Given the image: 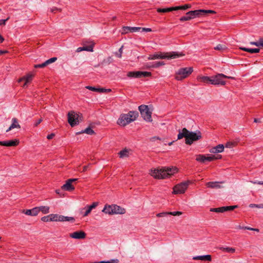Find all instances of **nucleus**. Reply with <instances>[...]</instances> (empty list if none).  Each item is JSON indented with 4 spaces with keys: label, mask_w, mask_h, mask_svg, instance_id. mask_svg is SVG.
<instances>
[{
    "label": "nucleus",
    "mask_w": 263,
    "mask_h": 263,
    "mask_svg": "<svg viewBox=\"0 0 263 263\" xmlns=\"http://www.w3.org/2000/svg\"><path fill=\"white\" fill-rule=\"evenodd\" d=\"M19 141L18 140L15 139L10 141H0V145L5 146H16L18 144Z\"/></svg>",
    "instance_id": "obj_17"
},
{
    "label": "nucleus",
    "mask_w": 263,
    "mask_h": 263,
    "mask_svg": "<svg viewBox=\"0 0 263 263\" xmlns=\"http://www.w3.org/2000/svg\"><path fill=\"white\" fill-rule=\"evenodd\" d=\"M86 233L83 231H76L70 233L69 236L71 238L77 239H83L86 237Z\"/></svg>",
    "instance_id": "obj_16"
},
{
    "label": "nucleus",
    "mask_w": 263,
    "mask_h": 263,
    "mask_svg": "<svg viewBox=\"0 0 263 263\" xmlns=\"http://www.w3.org/2000/svg\"><path fill=\"white\" fill-rule=\"evenodd\" d=\"M141 27H124L122 28V33H127L128 32H137L141 30Z\"/></svg>",
    "instance_id": "obj_22"
},
{
    "label": "nucleus",
    "mask_w": 263,
    "mask_h": 263,
    "mask_svg": "<svg viewBox=\"0 0 263 263\" xmlns=\"http://www.w3.org/2000/svg\"><path fill=\"white\" fill-rule=\"evenodd\" d=\"M78 180V179H69L67 180L64 185H63L61 187L62 190L71 191H73L74 189V186L72 185V183L74 181H76Z\"/></svg>",
    "instance_id": "obj_14"
},
{
    "label": "nucleus",
    "mask_w": 263,
    "mask_h": 263,
    "mask_svg": "<svg viewBox=\"0 0 263 263\" xmlns=\"http://www.w3.org/2000/svg\"><path fill=\"white\" fill-rule=\"evenodd\" d=\"M102 211L109 215L123 214L126 212L125 209L116 204L105 205Z\"/></svg>",
    "instance_id": "obj_4"
},
{
    "label": "nucleus",
    "mask_w": 263,
    "mask_h": 263,
    "mask_svg": "<svg viewBox=\"0 0 263 263\" xmlns=\"http://www.w3.org/2000/svg\"><path fill=\"white\" fill-rule=\"evenodd\" d=\"M196 160L197 161L203 163L205 161H212V158H211V156H206L205 155H198L196 156Z\"/></svg>",
    "instance_id": "obj_21"
},
{
    "label": "nucleus",
    "mask_w": 263,
    "mask_h": 263,
    "mask_svg": "<svg viewBox=\"0 0 263 263\" xmlns=\"http://www.w3.org/2000/svg\"><path fill=\"white\" fill-rule=\"evenodd\" d=\"M82 51H84L83 47H79V48H78L77 50H76V51L77 52H81Z\"/></svg>",
    "instance_id": "obj_59"
},
{
    "label": "nucleus",
    "mask_w": 263,
    "mask_h": 263,
    "mask_svg": "<svg viewBox=\"0 0 263 263\" xmlns=\"http://www.w3.org/2000/svg\"><path fill=\"white\" fill-rule=\"evenodd\" d=\"M224 150V146L223 144H219L217 146L212 147L210 149V152L212 153H221Z\"/></svg>",
    "instance_id": "obj_25"
},
{
    "label": "nucleus",
    "mask_w": 263,
    "mask_h": 263,
    "mask_svg": "<svg viewBox=\"0 0 263 263\" xmlns=\"http://www.w3.org/2000/svg\"><path fill=\"white\" fill-rule=\"evenodd\" d=\"M197 79L199 82L212 84V77H209L208 76H198Z\"/></svg>",
    "instance_id": "obj_20"
},
{
    "label": "nucleus",
    "mask_w": 263,
    "mask_h": 263,
    "mask_svg": "<svg viewBox=\"0 0 263 263\" xmlns=\"http://www.w3.org/2000/svg\"><path fill=\"white\" fill-rule=\"evenodd\" d=\"M211 158H212V161L214 160L220 159L222 158L221 155H218L217 156L211 155Z\"/></svg>",
    "instance_id": "obj_51"
},
{
    "label": "nucleus",
    "mask_w": 263,
    "mask_h": 263,
    "mask_svg": "<svg viewBox=\"0 0 263 263\" xmlns=\"http://www.w3.org/2000/svg\"><path fill=\"white\" fill-rule=\"evenodd\" d=\"M42 121V119L41 118L40 119H39L35 123H34V126H37L39 124H40L41 123V122Z\"/></svg>",
    "instance_id": "obj_58"
},
{
    "label": "nucleus",
    "mask_w": 263,
    "mask_h": 263,
    "mask_svg": "<svg viewBox=\"0 0 263 263\" xmlns=\"http://www.w3.org/2000/svg\"><path fill=\"white\" fill-rule=\"evenodd\" d=\"M82 133H86L88 135H92L94 133V131L90 127L86 128L84 130H83Z\"/></svg>",
    "instance_id": "obj_40"
},
{
    "label": "nucleus",
    "mask_w": 263,
    "mask_h": 263,
    "mask_svg": "<svg viewBox=\"0 0 263 263\" xmlns=\"http://www.w3.org/2000/svg\"><path fill=\"white\" fill-rule=\"evenodd\" d=\"M230 79L234 80L235 78L224 75L222 73H217V74L212 76V84L214 85H225L226 84V81L224 79Z\"/></svg>",
    "instance_id": "obj_7"
},
{
    "label": "nucleus",
    "mask_w": 263,
    "mask_h": 263,
    "mask_svg": "<svg viewBox=\"0 0 263 263\" xmlns=\"http://www.w3.org/2000/svg\"><path fill=\"white\" fill-rule=\"evenodd\" d=\"M240 49L243 51H247L251 53H258L260 51V49L258 48L251 49L246 47H240Z\"/></svg>",
    "instance_id": "obj_32"
},
{
    "label": "nucleus",
    "mask_w": 263,
    "mask_h": 263,
    "mask_svg": "<svg viewBox=\"0 0 263 263\" xmlns=\"http://www.w3.org/2000/svg\"><path fill=\"white\" fill-rule=\"evenodd\" d=\"M12 123L10 125V126L9 127L8 129L6 130V132H8L11 129L15 128H21V126L20 124L17 122V120L16 118H13L12 119Z\"/></svg>",
    "instance_id": "obj_27"
},
{
    "label": "nucleus",
    "mask_w": 263,
    "mask_h": 263,
    "mask_svg": "<svg viewBox=\"0 0 263 263\" xmlns=\"http://www.w3.org/2000/svg\"><path fill=\"white\" fill-rule=\"evenodd\" d=\"M237 207V205H231L227 206H222L217 208H211L210 211L217 213H223L228 211H232Z\"/></svg>",
    "instance_id": "obj_13"
},
{
    "label": "nucleus",
    "mask_w": 263,
    "mask_h": 263,
    "mask_svg": "<svg viewBox=\"0 0 263 263\" xmlns=\"http://www.w3.org/2000/svg\"><path fill=\"white\" fill-rule=\"evenodd\" d=\"M193 72V68L192 67L179 68L175 72V79L177 81H181L187 78Z\"/></svg>",
    "instance_id": "obj_5"
},
{
    "label": "nucleus",
    "mask_w": 263,
    "mask_h": 263,
    "mask_svg": "<svg viewBox=\"0 0 263 263\" xmlns=\"http://www.w3.org/2000/svg\"><path fill=\"white\" fill-rule=\"evenodd\" d=\"M119 261L117 259H111L108 261H101L100 263H119Z\"/></svg>",
    "instance_id": "obj_43"
},
{
    "label": "nucleus",
    "mask_w": 263,
    "mask_h": 263,
    "mask_svg": "<svg viewBox=\"0 0 263 263\" xmlns=\"http://www.w3.org/2000/svg\"><path fill=\"white\" fill-rule=\"evenodd\" d=\"M139 110L143 118L147 122H152V112L149 110L147 105H141L139 106Z\"/></svg>",
    "instance_id": "obj_9"
},
{
    "label": "nucleus",
    "mask_w": 263,
    "mask_h": 263,
    "mask_svg": "<svg viewBox=\"0 0 263 263\" xmlns=\"http://www.w3.org/2000/svg\"><path fill=\"white\" fill-rule=\"evenodd\" d=\"M177 172V168L174 167H162L161 168H154L150 171L149 174L157 179H162L170 177Z\"/></svg>",
    "instance_id": "obj_1"
},
{
    "label": "nucleus",
    "mask_w": 263,
    "mask_h": 263,
    "mask_svg": "<svg viewBox=\"0 0 263 263\" xmlns=\"http://www.w3.org/2000/svg\"><path fill=\"white\" fill-rule=\"evenodd\" d=\"M254 122H255V123H259V122H260V121L258 119L255 118L254 119Z\"/></svg>",
    "instance_id": "obj_62"
},
{
    "label": "nucleus",
    "mask_w": 263,
    "mask_h": 263,
    "mask_svg": "<svg viewBox=\"0 0 263 263\" xmlns=\"http://www.w3.org/2000/svg\"><path fill=\"white\" fill-rule=\"evenodd\" d=\"M22 213L25 214L27 215H29V216H32L31 209H30V210H24L23 211Z\"/></svg>",
    "instance_id": "obj_48"
},
{
    "label": "nucleus",
    "mask_w": 263,
    "mask_h": 263,
    "mask_svg": "<svg viewBox=\"0 0 263 263\" xmlns=\"http://www.w3.org/2000/svg\"><path fill=\"white\" fill-rule=\"evenodd\" d=\"M208 13H215V12L213 10H205L202 9L190 11L189 12V14H192L194 18L195 17H200L202 15H204Z\"/></svg>",
    "instance_id": "obj_12"
},
{
    "label": "nucleus",
    "mask_w": 263,
    "mask_h": 263,
    "mask_svg": "<svg viewBox=\"0 0 263 263\" xmlns=\"http://www.w3.org/2000/svg\"><path fill=\"white\" fill-rule=\"evenodd\" d=\"M88 166L87 165H86V166H84L83 168V170H82V172H85L87 171V168H88Z\"/></svg>",
    "instance_id": "obj_60"
},
{
    "label": "nucleus",
    "mask_w": 263,
    "mask_h": 263,
    "mask_svg": "<svg viewBox=\"0 0 263 263\" xmlns=\"http://www.w3.org/2000/svg\"><path fill=\"white\" fill-rule=\"evenodd\" d=\"M238 228L240 229H245V230H251V231H253V230H254V228H252L249 227H241V226H239Z\"/></svg>",
    "instance_id": "obj_50"
},
{
    "label": "nucleus",
    "mask_w": 263,
    "mask_h": 263,
    "mask_svg": "<svg viewBox=\"0 0 263 263\" xmlns=\"http://www.w3.org/2000/svg\"><path fill=\"white\" fill-rule=\"evenodd\" d=\"M201 138V135L200 132L196 133L188 130L185 143L186 144L191 145L194 141H197Z\"/></svg>",
    "instance_id": "obj_11"
},
{
    "label": "nucleus",
    "mask_w": 263,
    "mask_h": 263,
    "mask_svg": "<svg viewBox=\"0 0 263 263\" xmlns=\"http://www.w3.org/2000/svg\"><path fill=\"white\" fill-rule=\"evenodd\" d=\"M174 10H178L177 7H170V8H158L157 9V11L158 12H168Z\"/></svg>",
    "instance_id": "obj_30"
},
{
    "label": "nucleus",
    "mask_w": 263,
    "mask_h": 263,
    "mask_svg": "<svg viewBox=\"0 0 263 263\" xmlns=\"http://www.w3.org/2000/svg\"><path fill=\"white\" fill-rule=\"evenodd\" d=\"M127 76L130 78H141L140 71H130L127 73Z\"/></svg>",
    "instance_id": "obj_33"
},
{
    "label": "nucleus",
    "mask_w": 263,
    "mask_h": 263,
    "mask_svg": "<svg viewBox=\"0 0 263 263\" xmlns=\"http://www.w3.org/2000/svg\"><path fill=\"white\" fill-rule=\"evenodd\" d=\"M68 122L71 126L73 127L82 121V115L74 111L68 113Z\"/></svg>",
    "instance_id": "obj_6"
},
{
    "label": "nucleus",
    "mask_w": 263,
    "mask_h": 263,
    "mask_svg": "<svg viewBox=\"0 0 263 263\" xmlns=\"http://www.w3.org/2000/svg\"><path fill=\"white\" fill-rule=\"evenodd\" d=\"M249 207L251 208H257L260 209L259 204H256L251 203L249 205Z\"/></svg>",
    "instance_id": "obj_54"
},
{
    "label": "nucleus",
    "mask_w": 263,
    "mask_h": 263,
    "mask_svg": "<svg viewBox=\"0 0 263 263\" xmlns=\"http://www.w3.org/2000/svg\"><path fill=\"white\" fill-rule=\"evenodd\" d=\"M219 249L223 252L230 253H234L235 252V249L233 248L222 247H220Z\"/></svg>",
    "instance_id": "obj_34"
},
{
    "label": "nucleus",
    "mask_w": 263,
    "mask_h": 263,
    "mask_svg": "<svg viewBox=\"0 0 263 263\" xmlns=\"http://www.w3.org/2000/svg\"><path fill=\"white\" fill-rule=\"evenodd\" d=\"M6 52H7V51H2V50H0V55H1V54H3V53H6Z\"/></svg>",
    "instance_id": "obj_63"
},
{
    "label": "nucleus",
    "mask_w": 263,
    "mask_h": 263,
    "mask_svg": "<svg viewBox=\"0 0 263 263\" xmlns=\"http://www.w3.org/2000/svg\"><path fill=\"white\" fill-rule=\"evenodd\" d=\"M86 89H88L91 91H96L100 93H103L105 92L106 90L105 88H96L94 87L90 86H87L85 87Z\"/></svg>",
    "instance_id": "obj_31"
},
{
    "label": "nucleus",
    "mask_w": 263,
    "mask_h": 263,
    "mask_svg": "<svg viewBox=\"0 0 263 263\" xmlns=\"http://www.w3.org/2000/svg\"><path fill=\"white\" fill-rule=\"evenodd\" d=\"M193 259L194 260H201L203 261H210L212 260L211 256L210 255H205L202 256H194Z\"/></svg>",
    "instance_id": "obj_26"
},
{
    "label": "nucleus",
    "mask_w": 263,
    "mask_h": 263,
    "mask_svg": "<svg viewBox=\"0 0 263 263\" xmlns=\"http://www.w3.org/2000/svg\"><path fill=\"white\" fill-rule=\"evenodd\" d=\"M55 135L53 133H52L50 135H48L47 136V138L48 139V140H51L54 137Z\"/></svg>",
    "instance_id": "obj_55"
},
{
    "label": "nucleus",
    "mask_w": 263,
    "mask_h": 263,
    "mask_svg": "<svg viewBox=\"0 0 263 263\" xmlns=\"http://www.w3.org/2000/svg\"><path fill=\"white\" fill-rule=\"evenodd\" d=\"M222 183L223 182H209L206 183V185L208 187L212 189H220L222 187L220 183Z\"/></svg>",
    "instance_id": "obj_24"
},
{
    "label": "nucleus",
    "mask_w": 263,
    "mask_h": 263,
    "mask_svg": "<svg viewBox=\"0 0 263 263\" xmlns=\"http://www.w3.org/2000/svg\"><path fill=\"white\" fill-rule=\"evenodd\" d=\"M251 45H255L256 46H262L263 47V39H260L258 42H251Z\"/></svg>",
    "instance_id": "obj_37"
},
{
    "label": "nucleus",
    "mask_w": 263,
    "mask_h": 263,
    "mask_svg": "<svg viewBox=\"0 0 263 263\" xmlns=\"http://www.w3.org/2000/svg\"><path fill=\"white\" fill-rule=\"evenodd\" d=\"M123 46H122L120 47V48L119 49V51L118 52H116V55L119 58H121L122 57V53L123 52Z\"/></svg>",
    "instance_id": "obj_46"
},
{
    "label": "nucleus",
    "mask_w": 263,
    "mask_h": 263,
    "mask_svg": "<svg viewBox=\"0 0 263 263\" xmlns=\"http://www.w3.org/2000/svg\"><path fill=\"white\" fill-rule=\"evenodd\" d=\"M50 220H52V221H69L71 222H74L75 221V219L73 217L64 216L57 214H50Z\"/></svg>",
    "instance_id": "obj_10"
},
{
    "label": "nucleus",
    "mask_w": 263,
    "mask_h": 263,
    "mask_svg": "<svg viewBox=\"0 0 263 263\" xmlns=\"http://www.w3.org/2000/svg\"><path fill=\"white\" fill-rule=\"evenodd\" d=\"M233 145V144L232 142H228L226 144V147H228V148H231V147H232Z\"/></svg>",
    "instance_id": "obj_57"
},
{
    "label": "nucleus",
    "mask_w": 263,
    "mask_h": 263,
    "mask_svg": "<svg viewBox=\"0 0 263 263\" xmlns=\"http://www.w3.org/2000/svg\"><path fill=\"white\" fill-rule=\"evenodd\" d=\"M168 215H173V216H179L181 215L182 213L181 212H168Z\"/></svg>",
    "instance_id": "obj_47"
},
{
    "label": "nucleus",
    "mask_w": 263,
    "mask_h": 263,
    "mask_svg": "<svg viewBox=\"0 0 263 263\" xmlns=\"http://www.w3.org/2000/svg\"><path fill=\"white\" fill-rule=\"evenodd\" d=\"M93 44H91L88 46H84L83 47L84 51H93Z\"/></svg>",
    "instance_id": "obj_42"
},
{
    "label": "nucleus",
    "mask_w": 263,
    "mask_h": 263,
    "mask_svg": "<svg viewBox=\"0 0 263 263\" xmlns=\"http://www.w3.org/2000/svg\"><path fill=\"white\" fill-rule=\"evenodd\" d=\"M33 74H28L27 76H24L18 80V82L21 83V82L25 81V82L23 85V87H25L28 83L30 82L33 78Z\"/></svg>",
    "instance_id": "obj_18"
},
{
    "label": "nucleus",
    "mask_w": 263,
    "mask_h": 263,
    "mask_svg": "<svg viewBox=\"0 0 263 263\" xmlns=\"http://www.w3.org/2000/svg\"><path fill=\"white\" fill-rule=\"evenodd\" d=\"M168 212H162V213H159L158 214H157V216L158 217H164V216H166V215H168Z\"/></svg>",
    "instance_id": "obj_49"
},
{
    "label": "nucleus",
    "mask_w": 263,
    "mask_h": 263,
    "mask_svg": "<svg viewBox=\"0 0 263 263\" xmlns=\"http://www.w3.org/2000/svg\"><path fill=\"white\" fill-rule=\"evenodd\" d=\"M184 55L182 53L178 52H160L154 54L149 55L148 57V60H155V59H174L180 58Z\"/></svg>",
    "instance_id": "obj_3"
},
{
    "label": "nucleus",
    "mask_w": 263,
    "mask_h": 263,
    "mask_svg": "<svg viewBox=\"0 0 263 263\" xmlns=\"http://www.w3.org/2000/svg\"><path fill=\"white\" fill-rule=\"evenodd\" d=\"M10 18L9 17H8L5 20H0V25H5L6 22Z\"/></svg>",
    "instance_id": "obj_52"
},
{
    "label": "nucleus",
    "mask_w": 263,
    "mask_h": 263,
    "mask_svg": "<svg viewBox=\"0 0 263 263\" xmlns=\"http://www.w3.org/2000/svg\"><path fill=\"white\" fill-rule=\"evenodd\" d=\"M141 30H142V31L146 32H151L152 31V29L151 28H141Z\"/></svg>",
    "instance_id": "obj_56"
},
{
    "label": "nucleus",
    "mask_w": 263,
    "mask_h": 263,
    "mask_svg": "<svg viewBox=\"0 0 263 263\" xmlns=\"http://www.w3.org/2000/svg\"><path fill=\"white\" fill-rule=\"evenodd\" d=\"M39 212L41 211L43 214H48L49 213V207L48 206H38Z\"/></svg>",
    "instance_id": "obj_36"
},
{
    "label": "nucleus",
    "mask_w": 263,
    "mask_h": 263,
    "mask_svg": "<svg viewBox=\"0 0 263 263\" xmlns=\"http://www.w3.org/2000/svg\"><path fill=\"white\" fill-rule=\"evenodd\" d=\"M4 41V37L0 34V43H2Z\"/></svg>",
    "instance_id": "obj_61"
},
{
    "label": "nucleus",
    "mask_w": 263,
    "mask_h": 263,
    "mask_svg": "<svg viewBox=\"0 0 263 263\" xmlns=\"http://www.w3.org/2000/svg\"><path fill=\"white\" fill-rule=\"evenodd\" d=\"M138 116L137 111H130L127 114H121L117 121V124L120 126H125L136 120Z\"/></svg>",
    "instance_id": "obj_2"
},
{
    "label": "nucleus",
    "mask_w": 263,
    "mask_h": 263,
    "mask_svg": "<svg viewBox=\"0 0 263 263\" xmlns=\"http://www.w3.org/2000/svg\"><path fill=\"white\" fill-rule=\"evenodd\" d=\"M226 49V47L223 45L219 44L214 47V49L217 50H223Z\"/></svg>",
    "instance_id": "obj_44"
},
{
    "label": "nucleus",
    "mask_w": 263,
    "mask_h": 263,
    "mask_svg": "<svg viewBox=\"0 0 263 263\" xmlns=\"http://www.w3.org/2000/svg\"><path fill=\"white\" fill-rule=\"evenodd\" d=\"M190 183V181H186L176 185L173 187V193L174 194H181L184 193Z\"/></svg>",
    "instance_id": "obj_8"
},
{
    "label": "nucleus",
    "mask_w": 263,
    "mask_h": 263,
    "mask_svg": "<svg viewBox=\"0 0 263 263\" xmlns=\"http://www.w3.org/2000/svg\"><path fill=\"white\" fill-rule=\"evenodd\" d=\"M57 60V58L56 57L51 58L47 60H46L45 62L41 64H38L35 65V68H43L44 67L49 64H50Z\"/></svg>",
    "instance_id": "obj_19"
},
{
    "label": "nucleus",
    "mask_w": 263,
    "mask_h": 263,
    "mask_svg": "<svg viewBox=\"0 0 263 263\" xmlns=\"http://www.w3.org/2000/svg\"><path fill=\"white\" fill-rule=\"evenodd\" d=\"M130 152L131 151L130 149H127L126 148H125L122 151H121L119 153L120 158H124L129 157V155L130 154Z\"/></svg>",
    "instance_id": "obj_28"
},
{
    "label": "nucleus",
    "mask_w": 263,
    "mask_h": 263,
    "mask_svg": "<svg viewBox=\"0 0 263 263\" xmlns=\"http://www.w3.org/2000/svg\"><path fill=\"white\" fill-rule=\"evenodd\" d=\"M50 218H51V217H50V214L48 216L43 217L41 218V220H42V221H43L44 222L52 221V220H50Z\"/></svg>",
    "instance_id": "obj_45"
},
{
    "label": "nucleus",
    "mask_w": 263,
    "mask_h": 263,
    "mask_svg": "<svg viewBox=\"0 0 263 263\" xmlns=\"http://www.w3.org/2000/svg\"><path fill=\"white\" fill-rule=\"evenodd\" d=\"M260 209H263V203L259 204Z\"/></svg>",
    "instance_id": "obj_64"
},
{
    "label": "nucleus",
    "mask_w": 263,
    "mask_h": 263,
    "mask_svg": "<svg viewBox=\"0 0 263 263\" xmlns=\"http://www.w3.org/2000/svg\"><path fill=\"white\" fill-rule=\"evenodd\" d=\"M165 65V63L163 61H159L155 63H149L146 64V67L147 68H157L161 66Z\"/></svg>",
    "instance_id": "obj_23"
},
{
    "label": "nucleus",
    "mask_w": 263,
    "mask_h": 263,
    "mask_svg": "<svg viewBox=\"0 0 263 263\" xmlns=\"http://www.w3.org/2000/svg\"><path fill=\"white\" fill-rule=\"evenodd\" d=\"M194 17L192 14H189V12L186 13L185 16H183L180 18V21L181 22L187 21L193 19Z\"/></svg>",
    "instance_id": "obj_35"
},
{
    "label": "nucleus",
    "mask_w": 263,
    "mask_h": 263,
    "mask_svg": "<svg viewBox=\"0 0 263 263\" xmlns=\"http://www.w3.org/2000/svg\"><path fill=\"white\" fill-rule=\"evenodd\" d=\"M188 133V130L186 128H183L181 130H179V134H178V139H181L183 138H186L187 134Z\"/></svg>",
    "instance_id": "obj_29"
},
{
    "label": "nucleus",
    "mask_w": 263,
    "mask_h": 263,
    "mask_svg": "<svg viewBox=\"0 0 263 263\" xmlns=\"http://www.w3.org/2000/svg\"><path fill=\"white\" fill-rule=\"evenodd\" d=\"M97 205V202H93L91 205L87 206L82 209L81 211V213L83 215V216H87L91 212L92 210L95 209Z\"/></svg>",
    "instance_id": "obj_15"
},
{
    "label": "nucleus",
    "mask_w": 263,
    "mask_h": 263,
    "mask_svg": "<svg viewBox=\"0 0 263 263\" xmlns=\"http://www.w3.org/2000/svg\"><path fill=\"white\" fill-rule=\"evenodd\" d=\"M31 212H32V216H36L39 213V210L38 207H35V208L32 209Z\"/></svg>",
    "instance_id": "obj_41"
},
{
    "label": "nucleus",
    "mask_w": 263,
    "mask_h": 263,
    "mask_svg": "<svg viewBox=\"0 0 263 263\" xmlns=\"http://www.w3.org/2000/svg\"><path fill=\"white\" fill-rule=\"evenodd\" d=\"M151 76H152V73L150 72L140 71V77H151Z\"/></svg>",
    "instance_id": "obj_39"
},
{
    "label": "nucleus",
    "mask_w": 263,
    "mask_h": 263,
    "mask_svg": "<svg viewBox=\"0 0 263 263\" xmlns=\"http://www.w3.org/2000/svg\"><path fill=\"white\" fill-rule=\"evenodd\" d=\"M178 10H186L191 8V5L190 4H185L183 6H177Z\"/></svg>",
    "instance_id": "obj_38"
},
{
    "label": "nucleus",
    "mask_w": 263,
    "mask_h": 263,
    "mask_svg": "<svg viewBox=\"0 0 263 263\" xmlns=\"http://www.w3.org/2000/svg\"><path fill=\"white\" fill-rule=\"evenodd\" d=\"M61 9H59L57 7H53L52 8L50 9V12H52V13H55L56 11H61Z\"/></svg>",
    "instance_id": "obj_53"
}]
</instances>
